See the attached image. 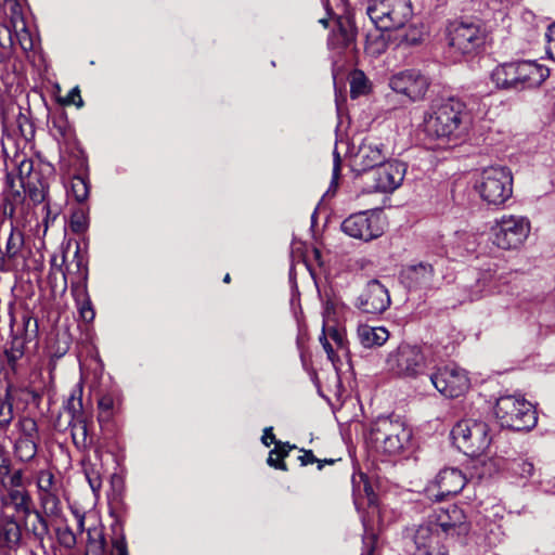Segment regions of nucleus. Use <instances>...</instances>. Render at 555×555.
I'll return each mask as SVG.
<instances>
[{
  "instance_id": "obj_1",
  "label": "nucleus",
  "mask_w": 555,
  "mask_h": 555,
  "mask_svg": "<svg viewBox=\"0 0 555 555\" xmlns=\"http://www.w3.org/2000/svg\"><path fill=\"white\" fill-rule=\"evenodd\" d=\"M7 168L10 166L17 172V179L7 176V195L5 199L11 205H17L24 202L26 195L34 204H40L46 199L47 183L40 171L35 169V163L22 152H15L10 160L5 162Z\"/></svg>"
},
{
  "instance_id": "obj_2",
  "label": "nucleus",
  "mask_w": 555,
  "mask_h": 555,
  "mask_svg": "<svg viewBox=\"0 0 555 555\" xmlns=\"http://www.w3.org/2000/svg\"><path fill=\"white\" fill-rule=\"evenodd\" d=\"M454 444L466 455L476 457L473 467L478 478L491 476L494 464L486 461L481 455L489 448L491 437L487 423L476 420L460 421L451 430Z\"/></svg>"
},
{
  "instance_id": "obj_3",
  "label": "nucleus",
  "mask_w": 555,
  "mask_h": 555,
  "mask_svg": "<svg viewBox=\"0 0 555 555\" xmlns=\"http://www.w3.org/2000/svg\"><path fill=\"white\" fill-rule=\"evenodd\" d=\"M468 114L465 104L448 99L424 119V131L433 139H459L467 130Z\"/></svg>"
},
{
  "instance_id": "obj_4",
  "label": "nucleus",
  "mask_w": 555,
  "mask_h": 555,
  "mask_svg": "<svg viewBox=\"0 0 555 555\" xmlns=\"http://www.w3.org/2000/svg\"><path fill=\"white\" fill-rule=\"evenodd\" d=\"M548 76L547 67L533 61H518L496 66L491 79L498 89L518 92L539 87Z\"/></svg>"
},
{
  "instance_id": "obj_5",
  "label": "nucleus",
  "mask_w": 555,
  "mask_h": 555,
  "mask_svg": "<svg viewBox=\"0 0 555 555\" xmlns=\"http://www.w3.org/2000/svg\"><path fill=\"white\" fill-rule=\"evenodd\" d=\"M429 360L423 347L411 344H400L386 358V369L392 375L401 378H417L427 373Z\"/></svg>"
},
{
  "instance_id": "obj_6",
  "label": "nucleus",
  "mask_w": 555,
  "mask_h": 555,
  "mask_svg": "<svg viewBox=\"0 0 555 555\" xmlns=\"http://www.w3.org/2000/svg\"><path fill=\"white\" fill-rule=\"evenodd\" d=\"M494 412L502 427L516 431L530 430L538 421L533 405L521 396H501Z\"/></svg>"
},
{
  "instance_id": "obj_7",
  "label": "nucleus",
  "mask_w": 555,
  "mask_h": 555,
  "mask_svg": "<svg viewBox=\"0 0 555 555\" xmlns=\"http://www.w3.org/2000/svg\"><path fill=\"white\" fill-rule=\"evenodd\" d=\"M412 437L411 430L398 416L378 417L372 425L370 439L377 450L387 454L399 453Z\"/></svg>"
},
{
  "instance_id": "obj_8",
  "label": "nucleus",
  "mask_w": 555,
  "mask_h": 555,
  "mask_svg": "<svg viewBox=\"0 0 555 555\" xmlns=\"http://www.w3.org/2000/svg\"><path fill=\"white\" fill-rule=\"evenodd\" d=\"M365 12L375 27L384 31L404 27L413 14L410 0H369Z\"/></svg>"
},
{
  "instance_id": "obj_9",
  "label": "nucleus",
  "mask_w": 555,
  "mask_h": 555,
  "mask_svg": "<svg viewBox=\"0 0 555 555\" xmlns=\"http://www.w3.org/2000/svg\"><path fill=\"white\" fill-rule=\"evenodd\" d=\"M482 201L489 205H503L513 194V176L508 168L491 166L485 168L476 186Z\"/></svg>"
},
{
  "instance_id": "obj_10",
  "label": "nucleus",
  "mask_w": 555,
  "mask_h": 555,
  "mask_svg": "<svg viewBox=\"0 0 555 555\" xmlns=\"http://www.w3.org/2000/svg\"><path fill=\"white\" fill-rule=\"evenodd\" d=\"M492 242L502 249H516L530 233V222L522 216L504 215L491 227Z\"/></svg>"
},
{
  "instance_id": "obj_11",
  "label": "nucleus",
  "mask_w": 555,
  "mask_h": 555,
  "mask_svg": "<svg viewBox=\"0 0 555 555\" xmlns=\"http://www.w3.org/2000/svg\"><path fill=\"white\" fill-rule=\"evenodd\" d=\"M448 38L453 53L472 55L483 47L486 31L478 23L462 21L450 27Z\"/></svg>"
},
{
  "instance_id": "obj_12",
  "label": "nucleus",
  "mask_w": 555,
  "mask_h": 555,
  "mask_svg": "<svg viewBox=\"0 0 555 555\" xmlns=\"http://www.w3.org/2000/svg\"><path fill=\"white\" fill-rule=\"evenodd\" d=\"M431 385L447 398H457L469 388L466 372L455 365L438 367L429 374Z\"/></svg>"
},
{
  "instance_id": "obj_13",
  "label": "nucleus",
  "mask_w": 555,
  "mask_h": 555,
  "mask_svg": "<svg viewBox=\"0 0 555 555\" xmlns=\"http://www.w3.org/2000/svg\"><path fill=\"white\" fill-rule=\"evenodd\" d=\"M428 520L436 531L438 530L440 534L446 537L466 535L469 531V524L464 511L455 504L436 508Z\"/></svg>"
},
{
  "instance_id": "obj_14",
  "label": "nucleus",
  "mask_w": 555,
  "mask_h": 555,
  "mask_svg": "<svg viewBox=\"0 0 555 555\" xmlns=\"http://www.w3.org/2000/svg\"><path fill=\"white\" fill-rule=\"evenodd\" d=\"M341 230L347 235L365 242L377 238L384 233L379 216L370 211L349 216L343 221Z\"/></svg>"
},
{
  "instance_id": "obj_15",
  "label": "nucleus",
  "mask_w": 555,
  "mask_h": 555,
  "mask_svg": "<svg viewBox=\"0 0 555 555\" xmlns=\"http://www.w3.org/2000/svg\"><path fill=\"white\" fill-rule=\"evenodd\" d=\"M389 86L395 92L404 94L412 101H417L426 94L429 80L420 70L409 69L393 75Z\"/></svg>"
},
{
  "instance_id": "obj_16",
  "label": "nucleus",
  "mask_w": 555,
  "mask_h": 555,
  "mask_svg": "<svg viewBox=\"0 0 555 555\" xmlns=\"http://www.w3.org/2000/svg\"><path fill=\"white\" fill-rule=\"evenodd\" d=\"M390 295L387 287L378 280H371L357 298L356 307L364 313L379 314L390 306Z\"/></svg>"
},
{
  "instance_id": "obj_17",
  "label": "nucleus",
  "mask_w": 555,
  "mask_h": 555,
  "mask_svg": "<svg viewBox=\"0 0 555 555\" xmlns=\"http://www.w3.org/2000/svg\"><path fill=\"white\" fill-rule=\"evenodd\" d=\"M3 518L24 520L33 511V499L26 488L2 489L0 492Z\"/></svg>"
},
{
  "instance_id": "obj_18",
  "label": "nucleus",
  "mask_w": 555,
  "mask_h": 555,
  "mask_svg": "<svg viewBox=\"0 0 555 555\" xmlns=\"http://www.w3.org/2000/svg\"><path fill=\"white\" fill-rule=\"evenodd\" d=\"M387 157L385 145L376 138L367 137L362 140L352 156V164L358 171L375 170Z\"/></svg>"
},
{
  "instance_id": "obj_19",
  "label": "nucleus",
  "mask_w": 555,
  "mask_h": 555,
  "mask_svg": "<svg viewBox=\"0 0 555 555\" xmlns=\"http://www.w3.org/2000/svg\"><path fill=\"white\" fill-rule=\"evenodd\" d=\"M406 169V164L401 160H385L373 171L375 191L390 193L397 190L403 182Z\"/></svg>"
},
{
  "instance_id": "obj_20",
  "label": "nucleus",
  "mask_w": 555,
  "mask_h": 555,
  "mask_svg": "<svg viewBox=\"0 0 555 555\" xmlns=\"http://www.w3.org/2000/svg\"><path fill=\"white\" fill-rule=\"evenodd\" d=\"M17 437L14 442L15 455L23 462L33 460L37 454L39 440L38 426L35 420L21 418L17 423Z\"/></svg>"
},
{
  "instance_id": "obj_21",
  "label": "nucleus",
  "mask_w": 555,
  "mask_h": 555,
  "mask_svg": "<svg viewBox=\"0 0 555 555\" xmlns=\"http://www.w3.org/2000/svg\"><path fill=\"white\" fill-rule=\"evenodd\" d=\"M40 511H34L38 525L33 528L34 534L42 540L49 533L50 522H56L63 516V509L59 493L43 494L39 496Z\"/></svg>"
},
{
  "instance_id": "obj_22",
  "label": "nucleus",
  "mask_w": 555,
  "mask_h": 555,
  "mask_svg": "<svg viewBox=\"0 0 555 555\" xmlns=\"http://www.w3.org/2000/svg\"><path fill=\"white\" fill-rule=\"evenodd\" d=\"M466 480V476L459 468L446 467L435 478L434 486L438 489L437 493H430L431 490L428 489V496L440 501L448 495L457 494L465 487Z\"/></svg>"
},
{
  "instance_id": "obj_23",
  "label": "nucleus",
  "mask_w": 555,
  "mask_h": 555,
  "mask_svg": "<svg viewBox=\"0 0 555 555\" xmlns=\"http://www.w3.org/2000/svg\"><path fill=\"white\" fill-rule=\"evenodd\" d=\"M87 551L86 555H129L124 533L112 540V550L106 551V541L101 528H89L87 531Z\"/></svg>"
},
{
  "instance_id": "obj_24",
  "label": "nucleus",
  "mask_w": 555,
  "mask_h": 555,
  "mask_svg": "<svg viewBox=\"0 0 555 555\" xmlns=\"http://www.w3.org/2000/svg\"><path fill=\"white\" fill-rule=\"evenodd\" d=\"M401 280L409 289H430L435 285L434 266L428 262L408 266L401 272Z\"/></svg>"
},
{
  "instance_id": "obj_25",
  "label": "nucleus",
  "mask_w": 555,
  "mask_h": 555,
  "mask_svg": "<svg viewBox=\"0 0 555 555\" xmlns=\"http://www.w3.org/2000/svg\"><path fill=\"white\" fill-rule=\"evenodd\" d=\"M8 397V387L5 388ZM13 420V406L8 398L0 397V474L8 473L9 459L7 456L2 441L7 438V430Z\"/></svg>"
},
{
  "instance_id": "obj_26",
  "label": "nucleus",
  "mask_w": 555,
  "mask_h": 555,
  "mask_svg": "<svg viewBox=\"0 0 555 555\" xmlns=\"http://www.w3.org/2000/svg\"><path fill=\"white\" fill-rule=\"evenodd\" d=\"M440 532L434 528L429 520L421 524L413 535L415 551L421 548H433L440 545Z\"/></svg>"
},
{
  "instance_id": "obj_27",
  "label": "nucleus",
  "mask_w": 555,
  "mask_h": 555,
  "mask_svg": "<svg viewBox=\"0 0 555 555\" xmlns=\"http://www.w3.org/2000/svg\"><path fill=\"white\" fill-rule=\"evenodd\" d=\"M358 337L365 348L379 347L388 340L389 332L383 326L374 327L362 324L358 327Z\"/></svg>"
},
{
  "instance_id": "obj_28",
  "label": "nucleus",
  "mask_w": 555,
  "mask_h": 555,
  "mask_svg": "<svg viewBox=\"0 0 555 555\" xmlns=\"http://www.w3.org/2000/svg\"><path fill=\"white\" fill-rule=\"evenodd\" d=\"M20 519L4 518L0 522V546L12 548L18 544L21 540Z\"/></svg>"
},
{
  "instance_id": "obj_29",
  "label": "nucleus",
  "mask_w": 555,
  "mask_h": 555,
  "mask_svg": "<svg viewBox=\"0 0 555 555\" xmlns=\"http://www.w3.org/2000/svg\"><path fill=\"white\" fill-rule=\"evenodd\" d=\"M426 35L425 27L418 24H411L408 28L395 29L393 41L398 46L420 44Z\"/></svg>"
},
{
  "instance_id": "obj_30",
  "label": "nucleus",
  "mask_w": 555,
  "mask_h": 555,
  "mask_svg": "<svg viewBox=\"0 0 555 555\" xmlns=\"http://www.w3.org/2000/svg\"><path fill=\"white\" fill-rule=\"evenodd\" d=\"M65 409L72 416L69 425L72 426L73 429H79L81 431L82 440L86 441L88 429H87V423L82 418L81 398L76 397L75 393H73L67 400Z\"/></svg>"
},
{
  "instance_id": "obj_31",
  "label": "nucleus",
  "mask_w": 555,
  "mask_h": 555,
  "mask_svg": "<svg viewBox=\"0 0 555 555\" xmlns=\"http://www.w3.org/2000/svg\"><path fill=\"white\" fill-rule=\"evenodd\" d=\"M338 30L337 40L345 49L353 51L356 49L357 28L349 17H339L337 21Z\"/></svg>"
},
{
  "instance_id": "obj_32",
  "label": "nucleus",
  "mask_w": 555,
  "mask_h": 555,
  "mask_svg": "<svg viewBox=\"0 0 555 555\" xmlns=\"http://www.w3.org/2000/svg\"><path fill=\"white\" fill-rule=\"evenodd\" d=\"M0 11L3 14L2 22L11 24L12 27L23 28L25 20L17 0H0Z\"/></svg>"
},
{
  "instance_id": "obj_33",
  "label": "nucleus",
  "mask_w": 555,
  "mask_h": 555,
  "mask_svg": "<svg viewBox=\"0 0 555 555\" xmlns=\"http://www.w3.org/2000/svg\"><path fill=\"white\" fill-rule=\"evenodd\" d=\"M390 41H393V34L380 30L377 34L366 36L365 50L371 55H380L384 53Z\"/></svg>"
},
{
  "instance_id": "obj_34",
  "label": "nucleus",
  "mask_w": 555,
  "mask_h": 555,
  "mask_svg": "<svg viewBox=\"0 0 555 555\" xmlns=\"http://www.w3.org/2000/svg\"><path fill=\"white\" fill-rule=\"evenodd\" d=\"M23 246H24L23 233L17 228H14L13 223L10 222V234L5 242V251L2 253L0 250V253L7 259L14 260L20 256Z\"/></svg>"
},
{
  "instance_id": "obj_35",
  "label": "nucleus",
  "mask_w": 555,
  "mask_h": 555,
  "mask_svg": "<svg viewBox=\"0 0 555 555\" xmlns=\"http://www.w3.org/2000/svg\"><path fill=\"white\" fill-rule=\"evenodd\" d=\"M115 409V399L111 393H104L100 397L98 401V421L102 425L104 423H108L113 415Z\"/></svg>"
},
{
  "instance_id": "obj_36",
  "label": "nucleus",
  "mask_w": 555,
  "mask_h": 555,
  "mask_svg": "<svg viewBox=\"0 0 555 555\" xmlns=\"http://www.w3.org/2000/svg\"><path fill=\"white\" fill-rule=\"evenodd\" d=\"M37 487L39 496H42L43 494L59 493V487L54 475L49 470L39 472L37 477Z\"/></svg>"
},
{
  "instance_id": "obj_37",
  "label": "nucleus",
  "mask_w": 555,
  "mask_h": 555,
  "mask_svg": "<svg viewBox=\"0 0 555 555\" xmlns=\"http://www.w3.org/2000/svg\"><path fill=\"white\" fill-rule=\"evenodd\" d=\"M369 91V80L361 70H354L350 77V95L356 99Z\"/></svg>"
},
{
  "instance_id": "obj_38",
  "label": "nucleus",
  "mask_w": 555,
  "mask_h": 555,
  "mask_svg": "<svg viewBox=\"0 0 555 555\" xmlns=\"http://www.w3.org/2000/svg\"><path fill=\"white\" fill-rule=\"evenodd\" d=\"M508 470L517 477L527 479L532 476L534 466L528 460L515 459L509 462Z\"/></svg>"
},
{
  "instance_id": "obj_39",
  "label": "nucleus",
  "mask_w": 555,
  "mask_h": 555,
  "mask_svg": "<svg viewBox=\"0 0 555 555\" xmlns=\"http://www.w3.org/2000/svg\"><path fill=\"white\" fill-rule=\"evenodd\" d=\"M72 193L77 202L82 203L89 196V184L83 177L76 176L70 184Z\"/></svg>"
},
{
  "instance_id": "obj_40",
  "label": "nucleus",
  "mask_w": 555,
  "mask_h": 555,
  "mask_svg": "<svg viewBox=\"0 0 555 555\" xmlns=\"http://www.w3.org/2000/svg\"><path fill=\"white\" fill-rule=\"evenodd\" d=\"M14 44H18L24 51L31 50L34 47L31 36L24 21L23 28L13 27Z\"/></svg>"
},
{
  "instance_id": "obj_41",
  "label": "nucleus",
  "mask_w": 555,
  "mask_h": 555,
  "mask_svg": "<svg viewBox=\"0 0 555 555\" xmlns=\"http://www.w3.org/2000/svg\"><path fill=\"white\" fill-rule=\"evenodd\" d=\"M328 336H330L331 340L335 344L336 353L338 351H343L347 356L348 354V341L346 339L345 332L335 326H328Z\"/></svg>"
},
{
  "instance_id": "obj_42",
  "label": "nucleus",
  "mask_w": 555,
  "mask_h": 555,
  "mask_svg": "<svg viewBox=\"0 0 555 555\" xmlns=\"http://www.w3.org/2000/svg\"><path fill=\"white\" fill-rule=\"evenodd\" d=\"M55 533H56L57 542L62 546H64L66 548H72L75 546L76 537L68 526L64 525V526L55 527Z\"/></svg>"
},
{
  "instance_id": "obj_43",
  "label": "nucleus",
  "mask_w": 555,
  "mask_h": 555,
  "mask_svg": "<svg viewBox=\"0 0 555 555\" xmlns=\"http://www.w3.org/2000/svg\"><path fill=\"white\" fill-rule=\"evenodd\" d=\"M14 46L13 27L7 22L0 23V47L11 49Z\"/></svg>"
},
{
  "instance_id": "obj_44",
  "label": "nucleus",
  "mask_w": 555,
  "mask_h": 555,
  "mask_svg": "<svg viewBox=\"0 0 555 555\" xmlns=\"http://www.w3.org/2000/svg\"><path fill=\"white\" fill-rule=\"evenodd\" d=\"M330 339L328 326L324 325L322 335L320 336V343L322 344L328 360L335 364L339 360V357L336 353L334 346L330 343Z\"/></svg>"
},
{
  "instance_id": "obj_45",
  "label": "nucleus",
  "mask_w": 555,
  "mask_h": 555,
  "mask_svg": "<svg viewBox=\"0 0 555 555\" xmlns=\"http://www.w3.org/2000/svg\"><path fill=\"white\" fill-rule=\"evenodd\" d=\"M16 124H17L20 133L25 141H28L29 139H31L34 137V133H35L34 126L25 115L18 114Z\"/></svg>"
},
{
  "instance_id": "obj_46",
  "label": "nucleus",
  "mask_w": 555,
  "mask_h": 555,
  "mask_svg": "<svg viewBox=\"0 0 555 555\" xmlns=\"http://www.w3.org/2000/svg\"><path fill=\"white\" fill-rule=\"evenodd\" d=\"M70 225L74 232H82L87 229V216L82 209H78L73 214Z\"/></svg>"
},
{
  "instance_id": "obj_47",
  "label": "nucleus",
  "mask_w": 555,
  "mask_h": 555,
  "mask_svg": "<svg viewBox=\"0 0 555 555\" xmlns=\"http://www.w3.org/2000/svg\"><path fill=\"white\" fill-rule=\"evenodd\" d=\"M4 353L8 362L13 365L24 353L23 341L21 339H15L12 343V347L7 349Z\"/></svg>"
},
{
  "instance_id": "obj_48",
  "label": "nucleus",
  "mask_w": 555,
  "mask_h": 555,
  "mask_svg": "<svg viewBox=\"0 0 555 555\" xmlns=\"http://www.w3.org/2000/svg\"><path fill=\"white\" fill-rule=\"evenodd\" d=\"M20 488H26L25 481H24V475L22 470H15L9 478V482H3L2 489L9 490V489H17Z\"/></svg>"
},
{
  "instance_id": "obj_49",
  "label": "nucleus",
  "mask_w": 555,
  "mask_h": 555,
  "mask_svg": "<svg viewBox=\"0 0 555 555\" xmlns=\"http://www.w3.org/2000/svg\"><path fill=\"white\" fill-rule=\"evenodd\" d=\"M86 478L93 492L101 489L102 479L98 470H95L94 468L86 469Z\"/></svg>"
},
{
  "instance_id": "obj_50",
  "label": "nucleus",
  "mask_w": 555,
  "mask_h": 555,
  "mask_svg": "<svg viewBox=\"0 0 555 555\" xmlns=\"http://www.w3.org/2000/svg\"><path fill=\"white\" fill-rule=\"evenodd\" d=\"M79 312H80L81 318L86 322H90L94 319L95 313H94V310L92 308V305H91V301L89 298L83 300V302L81 304V306L79 308Z\"/></svg>"
},
{
  "instance_id": "obj_51",
  "label": "nucleus",
  "mask_w": 555,
  "mask_h": 555,
  "mask_svg": "<svg viewBox=\"0 0 555 555\" xmlns=\"http://www.w3.org/2000/svg\"><path fill=\"white\" fill-rule=\"evenodd\" d=\"M276 453H278V448H274L273 450L270 451L269 457L267 460L268 465L271 466V467H274L276 469L287 470V466L284 463V461H282L278 456L274 457V455H276Z\"/></svg>"
},
{
  "instance_id": "obj_52",
  "label": "nucleus",
  "mask_w": 555,
  "mask_h": 555,
  "mask_svg": "<svg viewBox=\"0 0 555 555\" xmlns=\"http://www.w3.org/2000/svg\"><path fill=\"white\" fill-rule=\"evenodd\" d=\"M299 461L301 463L302 466H307L309 464H313V463H318V468L319 469H322L323 468V464L320 460H318L313 452L311 450H304V454L299 456Z\"/></svg>"
},
{
  "instance_id": "obj_53",
  "label": "nucleus",
  "mask_w": 555,
  "mask_h": 555,
  "mask_svg": "<svg viewBox=\"0 0 555 555\" xmlns=\"http://www.w3.org/2000/svg\"><path fill=\"white\" fill-rule=\"evenodd\" d=\"M413 555H448V551L444 546L437 545L433 548H421V551H415Z\"/></svg>"
},
{
  "instance_id": "obj_54",
  "label": "nucleus",
  "mask_w": 555,
  "mask_h": 555,
  "mask_svg": "<svg viewBox=\"0 0 555 555\" xmlns=\"http://www.w3.org/2000/svg\"><path fill=\"white\" fill-rule=\"evenodd\" d=\"M274 444L275 448H278L276 456L282 461L288 455L289 451L295 448V446H291L288 442L282 443L281 441H276Z\"/></svg>"
},
{
  "instance_id": "obj_55",
  "label": "nucleus",
  "mask_w": 555,
  "mask_h": 555,
  "mask_svg": "<svg viewBox=\"0 0 555 555\" xmlns=\"http://www.w3.org/2000/svg\"><path fill=\"white\" fill-rule=\"evenodd\" d=\"M261 441L266 447H270L272 443L276 442L272 427L264 428Z\"/></svg>"
},
{
  "instance_id": "obj_56",
  "label": "nucleus",
  "mask_w": 555,
  "mask_h": 555,
  "mask_svg": "<svg viewBox=\"0 0 555 555\" xmlns=\"http://www.w3.org/2000/svg\"><path fill=\"white\" fill-rule=\"evenodd\" d=\"M68 103L75 104L77 106H82L83 102L80 96V92L78 88H74L68 94Z\"/></svg>"
},
{
  "instance_id": "obj_57",
  "label": "nucleus",
  "mask_w": 555,
  "mask_h": 555,
  "mask_svg": "<svg viewBox=\"0 0 555 555\" xmlns=\"http://www.w3.org/2000/svg\"><path fill=\"white\" fill-rule=\"evenodd\" d=\"M340 171V157L338 153H334L333 182L338 178Z\"/></svg>"
},
{
  "instance_id": "obj_58",
  "label": "nucleus",
  "mask_w": 555,
  "mask_h": 555,
  "mask_svg": "<svg viewBox=\"0 0 555 555\" xmlns=\"http://www.w3.org/2000/svg\"><path fill=\"white\" fill-rule=\"evenodd\" d=\"M547 54L552 60L555 61V37H551V43L548 44L547 48Z\"/></svg>"
},
{
  "instance_id": "obj_59",
  "label": "nucleus",
  "mask_w": 555,
  "mask_h": 555,
  "mask_svg": "<svg viewBox=\"0 0 555 555\" xmlns=\"http://www.w3.org/2000/svg\"><path fill=\"white\" fill-rule=\"evenodd\" d=\"M546 37L548 38V43H551V37H555V22L548 26Z\"/></svg>"
},
{
  "instance_id": "obj_60",
  "label": "nucleus",
  "mask_w": 555,
  "mask_h": 555,
  "mask_svg": "<svg viewBox=\"0 0 555 555\" xmlns=\"http://www.w3.org/2000/svg\"><path fill=\"white\" fill-rule=\"evenodd\" d=\"M10 50L3 49L0 47V64L5 60V57L9 55Z\"/></svg>"
},
{
  "instance_id": "obj_61",
  "label": "nucleus",
  "mask_w": 555,
  "mask_h": 555,
  "mask_svg": "<svg viewBox=\"0 0 555 555\" xmlns=\"http://www.w3.org/2000/svg\"><path fill=\"white\" fill-rule=\"evenodd\" d=\"M374 551L373 540L370 542V546L366 552L362 553L361 555H372Z\"/></svg>"
},
{
  "instance_id": "obj_62",
  "label": "nucleus",
  "mask_w": 555,
  "mask_h": 555,
  "mask_svg": "<svg viewBox=\"0 0 555 555\" xmlns=\"http://www.w3.org/2000/svg\"><path fill=\"white\" fill-rule=\"evenodd\" d=\"M319 22H320V24H322L324 27H327V26H328V18H321Z\"/></svg>"
},
{
  "instance_id": "obj_63",
  "label": "nucleus",
  "mask_w": 555,
  "mask_h": 555,
  "mask_svg": "<svg viewBox=\"0 0 555 555\" xmlns=\"http://www.w3.org/2000/svg\"><path fill=\"white\" fill-rule=\"evenodd\" d=\"M230 281H231V276H230V274H229V273H227V274L224 275V278H223V282H224V283H230Z\"/></svg>"
},
{
  "instance_id": "obj_64",
  "label": "nucleus",
  "mask_w": 555,
  "mask_h": 555,
  "mask_svg": "<svg viewBox=\"0 0 555 555\" xmlns=\"http://www.w3.org/2000/svg\"><path fill=\"white\" fill-rule=\"evenodd\" d=\"M321 462H322L323 465L324 464H333L335 462V460L331 459V460H324V461H321Z\"/></svg>"
}]
</instances>
